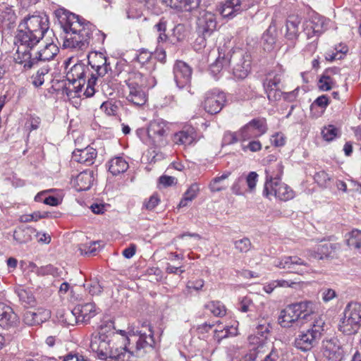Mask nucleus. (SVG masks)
I'll use <instances>...</instances> for the list:
<instances>
[{
  "label": "nucleus",
  "instance_id": "1",
  "mask_svg": "<svg viewBox=\"0 0 361 361\" xmlns=\"http://www.w3.org/2000/svg\"><path fill=\"white\" fill-rule=\"evenodd\" d=\"M49 28V18L46 15L28 16L20 23L14 39L17 63L23 68H32L35 59L31 58L30 50L39 43Z\"/></svg>",
  "mask_w": 361,
  "mask_h": 361
},
{
  "label": "nucleus",
  "instance_id": "2",
  "mask_svg": "<svg viewBox=\"0 0 361 361\" xmlns=\"http://www.w3.org/2000/svg\"><path fill=\"white\" fill-rule=\"evenodd\" d=\"M59 23L66 34L63 43L64 48L86 49L93 34L100 32L92 23L73 13L63 12Z\"/></svg>",
  "mask_w": 361,
  "mask_h": 361
},
{
  "label": "nucleus",
  "instance_id": "3",
  "mask_svg": "<svg viewBox=\"0 0 361 361\" xmlns=\"http://www.w3.org/2000/svg\"><path fill=\"white\" fill-rule=\"evenodd\" d=\"M90 348L99 359L105 361H130L133 355L126 343L123 346L118 345L117 336L106 335L102 326L98 334L92 336Z\"/></svg>",
  "mask_w": 361,
  "mask_h": 361
},
{
  "label": "nucleus",
  "instance_id": "4",
  "mask_svg": "<svg viewBox=\"0 0 361 361\" xmlns=\"http://www.w3.org/2000/svg\"><path fill=\"white\" fill-rule=\"evenodd\" d=\"M313 303L302 301L288 305L281 311L279 323L283 328H288L299 321H308L314 313Z\"/></svg>",
  "mask_w": 361,
  "mask_h": 361
},
{
  "label": "nucleus",
  "instance_id": "5",
  "mask_svg": "<svg viewBox=\"0 0 361 361\" xmlns=\"http://www.w3.org/2000/svg\"><path fill=\"white\" fill-rule=\"evenodd\" d=\"M324 324L322 319H315L308 329L300 331L295 337L294 346L302 352L310 351L319 343L324 331Z\"/></svg>",
  "mask_w": 361,
  "mask_h": 361
},
{
  "label": "nucleus",
  "instance_id": "6",
  "mask_svg": "<svg viewBox=\"0 0 361 361\" xmlns=\"http://www.w3.org/2000/svg\"><path fill=\"white\" fill-rule=\"evenodd\" d=\"M66 80L68 83H65L63 93L66 94L68 98L81 97L82 96L87 98L92 97L95 93L94 85L97 77L93 74L88 80L85 89V82L82 78L71 79L70 73H68L66 74Z\"/></svg>",
  "mask_w": 361,
  "mask_h": 361
},
{
  "label": "nucleus",
  "instance_id": "7",
  "mask_svg": "<svg viewBox=\"0 0 361 361\" xmlns=\"http://www.w3.org/2000/svg\"><path fill=\"white\" fill-rule=\"evenodd\" d=\"M361 326V303L350 302L341 319L339 329L345 334H354Z\"/></svg>",
  "mask_w": 361,
  "mask_h": 361
},
{
  "label": "nucleus",
  "instance_id": "8",
  "mask_svg": "<svg viewBox=\"0 0 361 361\" xmlns=\"http://www.w3.org/2000/svg\"><path fill=\"white\" fill-rule=\"evenodd\" d=\"M169 128L166 121L161 118L152 121L148 126L147 142L152 143V147H160L164 145Z\"/></svg>",
  "mask_w": 361,
  "mask_h": 361
},
{
  "label": "nucleus",
  "instance_id": "9",
  "mask_svg": "<svg viewBox=\"0 0 361 361\" xmlns=\"http://www.w3.org/2000/svg\"><path fill=\"white\" fill-rule=\"evenodd\" d=\"M257 4V0H226L219 8L224 18H233Z\"/></svg>",
  "mask_w": 361,
  "mask_h": 361
},
{
  "label": "nucleus",
  "instance_id": "10",
  "mask_svg": "<svg viewBox=\"0 0 361 361\" xmlns=\"http://www.w3.org/2000/svg\"><path fill=\"white\" fill-rule=\"evenodd\" d=\"M267 130L266 119L264 118H254L242 127L238 135L240 141H246L257 138L264 135Z\"/></svg>",
  "mask_w": 361,
  "mask_h": 361
},
{
  "label": "nucleus",
  "instance_id": "11",
  "mask_svg": "<svg viewBox=\"0 0 361 361\" xmlns=\"http://www.w3.org/2000/svg\"><path fill=\"white\" fill-rule=\"evenodd\" d=\"M274 264L280 269H288L290 272L302 274L309 270L308 264L298 256H286L275 261Z\"/></svg>",
  "mask_w": 361,
  "mask_h": 361
},
{
  "label": "nucleus",
  "instance_id": "12",
  "mask_svg": "<svg viewBox=\"0 0 361 361\" xmlns=\"http://www.w3.org/2000/svg\"><path fill=\"white\" fill-rule=\"evenodd\" d=\"M263 195L269 199L271 197H275L280 200L287 201L293 198L294 192L289 186L281 180L274 182L272 187L269 189H267V187H264Z\"/></svg>",
  "mask_w": 361,
  "mask_h": 361
},
{
  "label": "nucleus",
  "instance_id": "13",
  "mask_svg": "<svg viewBox=\"0 0 361 361\" xmlns=\"http://www.w3.org/2000/svg\"><path fill=\"white\" fill-rule=\"evenodd\" d=\"M226 102L225 93L214 91L206 94L204 108L207 112L216 114L222 109Z\"/></svg>",
  "mask_w": 361,
  "mask_h": 361
},
{
  "label": "nucleus",
  "instance_id": "14",
  "mask_svg": "<svg viewBox=\"0 0 361 361\" xmlns=\"http://www.w3.org/2000/svg\"><path fill=\"white\" fill-rule=\"evenodd\" d=\"M257 180L258 174L255 171L250 172L245 177L243 175H241L235 179L231 186L232 192L235 195H244V185L245 183L247 185V190L252 192L256 188Z\"/></svg>",
  "mask_w": 361,
  "mask_h": 361
},
{
  "label": "nucleus",
  "instance_id": "15",
  "mask_svg": "<svg viewBox=\"0 0 361 361\" xmlns=\"http://www.w3.org/2000/svg\"><path fill=\"white\" fill-rule=\"evenodd\" d=\"M323 355L326 361H343L345 353L336 340H327L324 343Z\"/></svg>",
  "mask_w": 361,
  "mask_h": 361
},
{
  "label": "nucleus",
  "instance_id": "16",
  "mask_svg": "<svg viewBox=\"0 0 361 361\" xmlns=\"http://www.w3.org/2000/svg\"><path fill=\"white\" fill-rule=\"evenodd\" d=\"M197 31L202 35H209L216 26V17L214 13L209 11H202L197 20Z\"/></svg>",
  "mask_w": 361,
  "mask_h": 361
},
{
  "label": "nucleus",
  "instance_id": "17",
  "mask_svg": "<svg viewBox=\"0 0 361 361\" xmlns=\"http://www.w3.org/2000/svg\"><path fill=\"white\" fill-rule=\"evenodd\" d=\"M18 323L19 318L13 309L0 301V326L8 329L16 326Z\"/></svg>",
  "mask_w": 361,
  "mask_h": 361
},
{
  "label": "nucleus",
  "instance_id": "18",
  "mask_svg": "<svg viewBox=\"0 0 361 361\" xmlns=\"http://www.w3.org/2000/svg\"><path fill=\"white\" fill-rule=\"evenodd\" d=\"M173 142L185 147L193 145L197 142V132L192 127L185 128L173 135Z\"/></svg>",
  "mask_w": 361,
  "mask_h": 361
},
{
  "label": "nucleus",
  "instance_id": "19",
  "mask_svg": "<svg viewBox=\"0 0 361 361\" xmlns=\"http://www.w3.org/2000/svg\"><path fill=\"white\" fill-rule=\"evenodd\" d=\"M125 342H127L128 345H130V343L131 341H133L135 342V350L139 351L142 349H146L147 348H153L154 345V340L153 338V334L151 328L148 329V334L146 332L142 333L140 331V336L138 338H135V336L132 338H123ZM129 348L130 347L128 346ZM130 350H132V348H130ZM133 352V354L134 352L133 350H130Z\"/></svg>",
  "mask_w": 361,
  "mask_h": 361
},
{
  "label": "nucleus",
  "instance_id": "20",
  "mask_svg": "<svg viewBox=\"0 0 361 361\" xmlns=\"http://www.w3.org/2000/svg\"><path fill=\"white\" fill-rule=\"evenodd\" d=\"M51 316V312L45 308L39 307L34 311H27L23 317L24 322L29 325H39L47 321Z\"/></svg>",
  "mask_w": 361,
  "mask_h": 361
},
{
  "label": "nucleus",
  "instance_id": "21",
  "mask_svg": "<svg viewBox=\"0 0 361 361\" xmlns=\"http://www.w3.org/2000/svg\"><path fill=\"white\" fill-rule=\"evenodd\" d=\"M283 173V166L281 161L269 164L265 169L266 177L264 187L269 189L272 187L274 182L281 181Z\"/></svg>",
  "mask_w": 361,
  "mask_h": 361
},
{
  "label": "nucleus",
  "instance_id": "22",
  "mask_svg": "<svg viewBox=\"0 0 361 361\" xmlns=\"http://www.w3.org/2000/svg\"><path fill=\"white\" fill-rule=\"evenodd\" d=\"M97 156V150L92 147L77 149L73 152L72 159L75 161L90 166L94 164Z\"/></svg>",
  "mask_w": 361,
  "mask_h": 361
},
{
  "label": "nucleus",
  "instance_id": "23",
  "mask_svg": "<svg viewBox=\"0 0 361 361\" xmlns=\"http://www.w3.org/2000/svg\"><path fill=\"white\" fill-rule=\"evenodd\" d=\"M129 93L126 97L127 100L135 106H142L147 100V95L143 90L144 87L130 83L128 85Z\"/></svg>",
  "mask_w": 361,
  "mask_h": 361
},
{
  "label": "nucleus",
  "instance_id": "24",
  "mask_svg": "<svg viewBox=\"0 0 361 361\" xmlns=\"http://www.w3.org/2000/svg\"><path fill=\"white\" fill-rule=\"evenodd\" d=\"M74 312L81 323L86 324L97 314V310L94 303L87 302L76 305L74 307Z\"/></svg>",
  "mask_w": 361,
  "mask_h": 361
},
{
  "label": "nucleus",
  "instance_id": "25",
  "mask_svg": "<svg viewBox=\"0 0 361 361\" xmlns=\"http://www.w3.org/2000/svg\"><path fill=\"white\" fill-rule=\"evenodd\" d=\"M336 248V244L321 241V243L317 245L315 250H307V256L310 258L322 259L330 256Z\"/></svg>",
  "mask_w": 361,
  "mask_h": 361
},
{
  "label": "nucleus",
  "instance_id": "26",
  "mask_svg": "<svg viewBox=\"0 0 361 361\" xmlns=\"http://www.w3.org/2000/svg\"><path fill=\"white\" fill-rule=\"evenodd\" d=\"M94 180V173L92 170H85L80 173L75 178L73 184L78 191L87 190L90 188Z\"/></svg>",
  "mask_w": 361,
  "mask_h": 361
},
{
  "label": "nucleus",
  "instance_id": "27",
  "mask_svg": "<svg viewBox=\"0 0 361 361\" xmlns=\"http://www.w3.org/2000/svg\"><path fill=\"white\" fill-rule=\"evenodd\" d=\"M166 6L180 11L192 12L197 9L201 0H161Z\"/></svg>",
  "mask_w": 361,
  "mask_h": 361
},
{
  "label": "nucleus",
  "instance_id": "28",
  "mask_svg": "<svg viewBox=\"0 0 361 361\" xmlns=\"http://www.w3.org/2000/svg\"><path fill=\"white\" fill-rule=\"evenodd\" d=\"M36 229L31 226H18L13 232V238L19 244L27 243L32 240Z\"/></svg>",
  "mask_w": 361,
  "mask_h": 361
},
{
  "label": "nucleus",
  "instance_id": "29",
  "mask_svg": "<svg viewBox=\"0 0 361 361\" xmlns=\"http://www.w3.org/2000/svg\"><path fill=\"white\" fill-rule=\"evenodd\" d=\"M301 23L300 18L298 16H290L286 20V38L290 41L297 39L299 35V25Z\"/></svg>",
  "mask_w": 361,
  "mask_h": 361
},
{
  "label": "nucleus",
  "instance_id": "30",
  "mask_svg": "<svg viewBox=\"0 0 361 361\" xmlns=\"http://www.w3.org/2000/svg\"><path fill=\"white\" fill-rule=\"evenodd\" d=\"M129 167L128 161L122 157H115L108 162L109 171L113 176L126 172Z\"/></svg>",
  "mask_w": 361,
  "mask_h": 361
},
{
  "label": "nucleus",
  "instance_id": "31",
  "mask_svg": "<svg viewBox=\"0 0 361 361\" xmlns=\"http://www.w3.org/2000/svg\"><path fill=\"white\" fill-rule=\"evenodd\" d=\"M281 73H276L273 75L272 73L268 74V78H267V97L269 100L276 99L277 96L280 97V92H277L276 88L278 85L281 82Z\"/></svg>",
  "mask_w": 361,
  "mask_h": 361
},
{
  "label": "nucleus",
  "instance_id": "32",
  "mask_svg": "<svg viewBox=\"0 0 361 361\" xmlns=\"http://www.w3.org/2000/svg\"><path fill=\"white\" fill-rule=\"evenodd\" d=\"M345 240L351 250L361 254V231L353 229L345 235Z\"/></svg>",
  "mask_w": 361,
  "mask_h": 361
},
{
  "label": "nucleus",
  "instance_id": "33",
  "mask_svg": "<svg viewBox=\"0 0 361 361\" xmlns=\"http://www.w3.org/2000/svg\"><path fill=\"white\" fill-rule=\"evenodd\" d=\"M231 175V172H225L219 176L214 178L209 184V188L212 192H220L227 188L226 180Z\"/></svg>",
  "mask_w": 361,
  "mask_h": 361
},
{
  "label": "nucleus",
  "instance_id": "34",
  "mask_svg": "<svg viewBox=\"0 0 361 361\" xmlns=\"http://www.w3.org/2000/svg\"><path fill=\"white\" fill-rule=\"evenodd\" d=\"M348 52V46L341 43L335 47L334 51L326 52L324 56V59L330 62L341 60L346 56Z\"/></svg>",
  "mask_w": 361,
  "mask_h": 361
},
{
  "label": "nucleus",
  "instance_id": "35",
  "mask_svg": "<svg viewBox=\"0 0 361 361\" xmlns=\"http://www.w3.org/2000/svg\"><path fill=\"white\" fill-rule=\"evenodd\" d=\"M192 69H174V78L178 87L183 88L190 83Z\"/></svg>",
  "mask_w": 361,
  "mask_h": 361
},
{
  "label": "nucleus",
  "instance_id": "36",
  "mask_svg": "<svg viewBox=\"0 0 361 361\" xmlns=\"http://www.w3.org/2000/svg\"><path fill=\"white\" fill-rule=\"evenodd\" d=\"M88 64L91 68H103L106 66L107 59L101 52H92L87 55Z\"/></svg>",
  "mask_w": 361,
  "mask_h": 361
},
{
  "label": "nucleus",
  "instance_id": "37",
  "mask_svg": "<svg viewBox=\"0 0 361 361\" xmlns=\"http://www.w3.org/2000/svg\"><path fill=\"white\" fill-rule=\"evenodd\" d=\"M309 20L319 35H321L327 29L329 23L328 19L319 14L313 15Z\"/></svg>",
  "mask_w": 361,
  "mask_h": 361
},
{
  "label": "nucleus",
  "instance_id": "38",
  "mask_svg": "<svg viewBox=\"0 0 361 361\" xmlns=\"http://www.w3.org/2000/svg\"><path fill=\"white\" fill-rule=\"evenodd\" d=\"M20 302L25 306L32 305L35 303V297L32 293L22 286H18L15 289Z\"/></svg>",
  "mask_w": 361,
  "mask_h": 361
},
{
  "label": "nucleus",
  "instance_id": "39",
  "mask_svg": "<svg viewBox=\"0 0 361 361\" xmlns=\"http://www.w3.org/2000/svg\"><path fill=\"white\" fill-rule=\"evenodd\" d=\"M58 51V47L54 43L47 44L44 48L38 52L37 60L49 61L54 58Z\"/></svg>",
  "mask_w": 361,
  "mask_h": 361
},
{
  "label": "nucleus",
  "instance_id": "40",
  "mask_svg": "<svg viewBox=\"0 0 361 361\" xmlns=\"http://www.w3.org/2000/svg\"><path fill=\"white\" fill-rule=\"evenodd\" d=\"M204 307L215 317H223L226 313L225 305L220 301H210L204 305Z\"/></svg>",
  "mask_w": 361,
  "mask_h": 361
},
{
  "label": "nucleus",
  "instance_id": "41",
  "mask_svg": "<svg viewBox=\"0 0 361 361\" xmlns=\"http://www.w3.org/2000/svg\"><path fill=\"white\" fill-rule=\"evenodd\" d=\"M126 82L127 85L130 83H134L140 87H146L147 85L145 76L136 70L129 73V78Z\"/></svg>",
  "mask_w": 361,
  "mask_h": 361
},
{
  "label": "nucleus",
  "instance_id": "42",
  "mask_svg": "<svg viewBox=\"0 0 361 361\" xmlns=\"http://www.w3.org/2000/svg\"><path fill=\"white\" fill-rule=\"evenodd\" d=\"M266 338L257 335V334H253L249 336L248 341L250 345H253V350L256 355H259L260 353V349L264 348Z\"/></svg>",
  "mask_w": 361,
  "mask_h": 361
},
{
  "label": "nucleus",
  "instance_id": "43",
  "mask_svg": "<svg viewBox=\"0 0 361 361\" xmlns=\"http://www.w3.org/2000/svg\"><path fill=\"white\" fill-rule=\"evenodd\" d=\"M339 130L333 125L324 127L322 130V135L324 140L331 142L338 136Z\"/></svg>",
  "mask_w": 361,
  "mask_h": 361
},
{
  "label": "nucleus",
  "instance_id": "44",
  "mask_svg": "<svg viewBox=\"0 0 361 361\" xmlns=\"http://www.w3.org/2000/svg\"><path fill=\"white\" fill-rule=\"evenodd\" d=\"M154 29L159 32L158 42H166L168 39V36L165 33L166 30V20L164 18H161L154 25Z\"/></svg>",
  "mask_w": 361,
  "mask_h": 361
},
{
  "label": "nucleus",
  "instance_id": "45",
  "mask_svg": "<svg viewBox=\"0 0 361 361\" xmlns=\"http://www.w3.org/2000/svg\"><path fill=\"white\" fill-rule=\"evenodd\" d=\"M320 293L322 300L325 303H327L338 297L337 292L331 288H322L320 290Z\"/></svg>",
  "mask_w": 361,
  "mask_h": 361
},
{
  "label": "nucleus",
  "instance_id": "46",
  "mask_svg": "<svg viewBox=\"0 0 361 361\" xmlns=\"http://www.w3.org/2000/svg\"><path fill=\"white\" fill-rule=\"evenodd\" d=\"M187 34L188 30L186 27L183 24H178L173 29L172 36L176 41L180 42L186 37Z\"/></svg>",
  "mask_w": 361,
  "mask_h": 361
},
{
  "label": "nucleus",
  "instance_id": "47",
  "mask_svg": "<svg viewBox=\"0 0 361 361\" xmlns=\"http://www.w3.org/2000/svg\"><path fill=\"white\" fill-rule=\"evenodd\" d=\"M269 327V324L267 321L261 320L256 326L255 333L267 339Z\"/></svg>",
  "mask_w": 361,
  "mask_h": 361
},
{
  "label": "nucleus",
  "instance_id": "48",
  "mask_svg": "<svg viewBox=\"0 0 361 361\" xmlns=\"http://www.w3.org/2000/svg\"><path fill=\"white\" fill-rule=\"evenodd\" d=\"M329 103V97L326 95H322L317 97L311 104L310 109L313 111L315 108L319 107L323 111Z\"/></svg>",
  "mask_w": 361,
  "mask_h": 361
},
{
  "label": "nucleus",
  "instance_id": "49",
  "mask_svg": "<svg viewBox=\"0 0 361 361\" xmlns=\"http://www.w3.org/2000/svg\"><path fill=\"white\" fill-rule=\"evenodd\" d=\"M49 69H39L36 75L32 76V83L36 87L41 86L44 82V75L48 73Z\"/></svg>",
  "mask_w": 361,
  "mask_h": 361
},
{
  "label": "nucleus",
  "instance_id": "50",
  "mask_svg": "<svg viewBox=\"0 0 361 361\" xmlns=\"http://www.w3.org/2000/svg\"><path fill=\"white\" fill-rule=\"evenodd\" d=\"M314 178L319 185L326 186L331 180V177L326 171H320L315 173Z\"/></svg>",
  "mask_w": 361,
  "mask_h": 361
},
{
  "label": "nucleus",
  "instance_id": "51",
  "mask_svg": "<svg viewBox=\"0 0 361 361\" xmlns=\"http://www.w3.org/2000/svg\"><path fill=\"white\" fill-rule=\"evenodd\" d=\"M63 322L67 325L71 326H73L75 324L81 323L79 317H77L76 314H75L74 309L71 311H68L64 314Z\"/></svg>",
  "mask_w": 361,
  "mask_h": 361
},
{
  "label": "nucleus",
  "instance_id": "52",
  "mask_svg": "<svg viewBox=\"0 0 361 361\" xmlns=\"http://www.w3.org/2000/svg\"><path fill=\"white\" fill-rule=\"evenodd\" d=\"M235 248L240 252H247L251 248L250 240L244 238L235 242Z\"/></svg>",
  "mask_w": 361,
  "mask_h": 361
},
{
  "label": "nucleus",
  "instance_id": "53",
  "mask_svg": "<svg viewBox=\"0 0 361 361\" xmlns=\"http://www.w3.org/2000/svg\"><path fill=\"white\" fill-rule=\"evenodd\" d=\"M231 65V58L228 56H226L224 54L221 56V54L219 52V56L216 58L215 62L212 63V66L216 68H226Z\"/></svg>",
  "mask_w": 361,
  "mask_h": 361
},
{
  "label": "nucleus",
  "instance_id": "54",
  "mask_svg": "<svg viewBox=\"0 0 361 361\" xmlns=\"http://www.w3.org/2000/svg\"><path fill=\"white\" fill-rule=\"evenodd\" d=\"M252 306H253L252 299L248 296H245L240 299L238 308L242 312H247L251 310Z\"/></svg>",
  "mask_w": 361,
  "mask_h": 361
},
{
  "label": "nucleus",
  "instance_id": "55",
  "mask_svg": "<svg viewBox=\"0 0 361 361\" xmlns=\"http://www.w3.org/2000/svg\"><path fill=\"white\" fill-rule=\"evenodd\" d=\"M241 148L243 152H246L250 151L252 152H256L262 149V144L259 140H252L247 145L242 144Z\"/></svg>",
  "mask_w": 361,
  "mask_h": 361
},
{
  "label": "nucleus",
  "instance_id": "56",
  "mask_svg": "<svg viewBox=\"0 0 361 361\" xmlns=\"http://www.w3.org/2000/svg\"><path fill=\"white\" fill-rule=\"evenodd\" d=\"M279 358L278 350L272 348L271 350L264 357L261 355V352L259 354L258 361H278Z\"/></svg>",
  "mask_w": 361,
  "mask_h": 361
},
{
  "label": "nucleus",
  "instance_id": "57",
  "mask_svg": "<svg viewBox=\"0 0 361 361\" xmlns=\"http://www.w3.org/2000/svg\"><path fill=\"white\" fill-rule=\"evenodd\" d=\"M39 273L42 275H52L53 276H59L60 272L59 271L58 268L55 267L51 264H48L44 267H42Z\"/></svg>",
  "mask_w": 361,
  "mask_h": 361
},
{
  "label": "nucleus",
  "instance_id": "58",
  "mask_svg": "<svg viewBox=\"0 0 361 361\" xmlns=\"http://www.w3.org/2000/svg\"><path fill=\"white\" fill-rule=\"evenodd\" d=\"M101 110L104 111L108 116H114L118 111V106L111 102L102 103L100 107Z\"/></svg>",
  "mask_w": 361,
  "mask_h": 361
},
{
  "label": "nucleus",
  "instance_id": "59",
  "mask_svg": "<svg viewBox=\"0 0 361 361\" xmlns=\"http://www.w3.org/2000/svg\"><path fill=\"white\" fill-rule=\"evenodd\" d=\"M86 288L92 295H97L100 294L103 289L102 286L97 281H93L90 283H87Z\"/></svg>",
  "mask_w": 361,
  "mask_h": 361
},
{
  "label": "nucleus",
  "instance_id": "60",
  "mask_svg": "<svg viewBox=\"0 0 361 361\" xmlns=\"http://www.w3.org/2000/svg\"><path fill=\"white\" fill-rule=\"evenodd\" d=\"M270 140L275 147H282L286 144V137L282 133L278 132L271 136Z\"/></svg>",
  "mask_w": 361,
  "mask_h": 361
},
{
  "label": "nucleus",
  "instance_id": "61",
  "mask_svg": "<svg viewBox=\"0 0 361 361\" xmlns=\"http://www.w3.org/2000/svg\"><path fill=\"white\" fill-rule=\"evenodd\" d=\"M160 200L157 194L152 195L148 200L143 203V207L147 210L154 209L159 203Z\"/></svg>",
  "mask_w": 361,
  "mask_h": 361
},
{
  "label": "nucleus",
  "instance_id": "62",
  "mask_svg": "<svg viewBox=\"0 0 361 361\" xmlns=\"http://www.w3.org/2000/svg\"><path fill=\"white\" fill-rule=\"evenodd\" d=\"M200 191V186L197 183L192 184L188 189L185 192L184 195L190 201L194 200Z\"/></svg>",
  "mask_w": 361,
  "mask_h": 361
},
{
  "label": "nucleus",
  "instance_id": "63",
  "mask_svg": "<svg viewBox=\"0 0 361 361\" xmlns=\"http://www.w3.org/2000/svg\"><path fill=\"white\" fill-rule=\"evenodd\" d=\"M319 87L323 91H328L332 87V79L329 76L323 75L319 80Z\"/></svg>",
  "mask_w": 361,
  "mask_h": 361
},
{
  "label": "nucleus",
  "instance_id": "64",
  "mask_svg": "<svg viewBox=\"0 0 361 361\" xmlns=\"http://www.w3.org/2000/svg\"><path fill=\"white\" fill-rule=\"evenodd\" d=\"M136 59L139 63H140L142 66H143L146 63L149 62L153 59H152V54L150 52H149L146 50H142L137 56Z\"/></svg>",
  "mask_w": 361,
  "mask_h": 361
}]
</instances>
